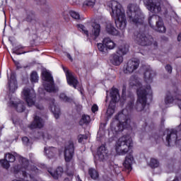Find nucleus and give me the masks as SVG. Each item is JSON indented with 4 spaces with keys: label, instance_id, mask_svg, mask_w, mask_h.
Returning <instances> with one entry per match:
<instances>
[{
    "label": "nucleus",
    "instance_id": "f257e3e1",
    "mask_svg": "<svg viewBox=\"0 0 181 181\" xmlns=\"http://www.w3.org/2000/svg\"><path fill=\"white\" fill-rule=\"evenodd\" d=\"M127 100H130V102L127 104L125 109L122 110L115 117V121L112 124V125H115V132H121L124 131L125 128H129L131 127V119L129 118V112L134 110V98H127Z\"/></svg>",
    "mask_w": 181,
    "mask_h": 181
},
{
    "label": "nucleus",
    "instance_id": "f03ea898",
    "mask_svg": "<svg viewBox=\"0 0 181 181\" xmlns=\"http://www.w3.org/2000/svg\"><path fill=\"white\" fill-rule=\"evenodd\" d=\"M107 7L111 11L110 15L112 18L115 19L117 28L120 30H124L127 28V18L121 4L118 1L113 0L107 2Z\"/></svg>",
    "mask_w": 181,
    "mask_h": 181
},
{
    "label": "nucleus",
    "instance_id": "7ed1b4c3",
    "mask_svg": "<svg viewBox=\"0 0 181 181\" xmlns=\"http://www.w3.org/2000/svg\"><path fill=\"white\" fill-rule=\"evenodd\" d=\"M129 84L132 86H135V87H137L138 98L134 108L136 111L141 112L145 108V105H146V95L152 93L151 86H148L146 88L142 87L139 81L134 76L130 78Z\"/></svg>",
    "mask_w": 181,
    "mask_h": 181
},
{
    "label": "nucleus",
    "instance_id": "20e7f679",
    "mask_svg": "<svg viewBox=\"0 0 181 181\" xmlns=\"http://www.w3.org/2000/svg\"><path fill=\"white\" fill-rule=\"evenodd\" d=\"M76 28L83 35L88 37H91L93 40H95V39L100 36V33H101V25L97 23L93 25L86 24V25L78 24L76 25Z\"/></svg>",
    "mask_w": 181,
    "mask_h": 181
},
{
    "label": "nucleus",
    "instance_id": "39448f33",
    "mask_svg": "<svg viewBox=\"0 0 181 181\" xmlns=\"http://www.w3.org/2000/svg\"><path fill=\"white\" fill-rule=\"evenodd\" d=\"M127 16L129 21L135 25H142L144 23V14L139 10V7L135 4H129L127 6Z\"/></svg>",
    "mask_w": 181,
    "mask_h": 181
},
{
    "label": "nucleus",
    "instance_id": "423d86ee",
    "mask_svg": "<svg viewBox=\"0 0 181 181\" xmlns=\"http://www.w3.org/2000/svg\"><path fill=\"white\" fill-rule=\"evenodd\" d=\"M132 146V139L123 136L119 138L115 145V151L117 155H127Z\"/></svg>",
    "mask_w": 181,
    "mask_h": 181
},
{
    "label": "nucleus",
    "instance_id": "0eeeda50",
    "mask_svg": "<svg viewBox=\"0 0 181 181\" xmlns=\"http://www.w3.org/2000/svg\"><path fill=\"white\" fill-rule=\"evenodd\" d=\"M134 39L136 43L140 46H153V49L158 47V42L153 40V37L149 35H146L145 33H135Z\"/></svg>",
    "mask_w": 181,
    "mask_h": 181
},
{
    "label": "nucleus",
    "instance_id": "6e6552de",
    "mask_svg": "<svg viewBox=\"0 0 181 181\" xmlns=\"http://www.w3.org/2000/svg\"><path fill=\"white\" fill-rule=\"evenodd\" d=\"M111 100L106 112L107 117H110L115 112V104L119 100V93L118 89L112 88L110 91Z\"/></svg>",
    "mask_w": 181,
    "mask_h": 181
},
{
    "label": "nucleus",
    "instance_id": "1a4fd4ad",
    "mask_svg": "<svg viewBox=\"0 0 181 181\" xmlns=\"http://www.w3.org/2000/svg\"><path fill=\"white\" fill-rule=\"evenodd\" d=\"M156 22V26L157 32H160V33H165L166 32V28L163 25V20L159 16H152L148 18V23L151 28H153V23Z\"/></svg>",
    "mask_w": 181,
    "mask_h": 181
},
{
    "label": "nucleus",
    "instance_id": "9d476101",
    "mask_svg": "<svg viewBox=\"0 0 181 181\" xmlns=\"http://www.w3.org/2000/svg\"><path fill=\"white\" fill-rule=\"evenodd\" d=\"M22 97L25 100L28 107H32V105H35V98H36V93H35V90L24 88L22 92Z\"/></svg>",
    "mask_w": 181,
    "mask_h": 181
},
{
    "label": "nucleus",
    "instance_id": "9b49d317",
    "mask_svg": "<svg viewBox=\"0 0 181 181\" xmlns=\"http://www.w3.org/2000/svg\"><path fill=\"white\" fill-rule=\"evenodd\" d=\"M42 80L49 83L47 86L44 83V87L46 91L48 93L54 92V81H53V76H52V74L49 72H42Z\"/></svg>",
    "mask_w": 181,
    "mask_h": 181
},
{
    "label": "nucleus",
    "instance_id": "f8f14e48",
    "mask_svg": "<svg viewBox=\"0 0 181 181\" xmlns=\"http://www.w3.org/2000/svg\"><path fill=\"white\" fill-rule=\"evenodd\" d=\"M144 5L152 13H159L162 11L160 4L153 2L152 0H144Z\"/></svg>",
    "mask_w": 181,
    "mask_h": 181
},
{
    "label": "nucleus",
    "instance_id": "ddd939ff",
    "mask_svg": "<svg viewBox=\"0 0 181 181\" xmlns=\"http://www.w3.org/2000/svg\"><path fill=\"white\" fill-rule=\"evenodd\" d=\"M139 67V60L138 59H132L128 61L127 67L124 70L125 74H131L134 73L136 69Z\"/></svg>",
    "mask_w": 181,
    "mask_h": 181
},
{
    "label": "nucleus",
    "instance_id": "4468645a",
    "mask_svg": "<svg viewBox=\"0 0 181 181\" xmlns=\"http://www.w3.org/2000/svg\"><path fill=\"white\" fill-rule=\"evenodd\" d=\"M133 151H131L125 157L124 161L123 163V166L124 168V170L129 173L131 170H132V165H134V156L132 155Z\"/></svg>",
    "mask_w": 181,
    "mask_h": 181
},
{
    "label": "nucleus",
    "instance_id": "2eb2a0df",
    "mask_svg": "<svg viewBox=\"0 0 181 181\" xmlns=\"http://www.w3.org/2000/svg\"><path fill=\"white\" fill-rule=\"evenodd\" d=\"M74 155V143L69 141L68 145L65 147L64 158L66 162H70Z\"/></svg>",
    "mask_w": 181,
    "mask_h": 181
},
{
    "label": "nucleus",
    "instance_id": "dca6fc26",
    "mask_svg": "<svg viewBox=\"0 0 181 181\" xmlns=\"http://www.w3.org/2000/svg\"><path fill=\"white\" fill-rule=\"evenodd\" d=\"M20 163L21 164L22 168L19 167H15L14 169L16 172L21 173L23 176L26 177V170H28V166H29V160L28 159L23 158V157H20L19 158Z\"/></svg>",
    "mask_w": 181,
    "mask_h": 181
},
{
    "label": "nucleus",
    "instance_id": "f3484780",
    "mask_svg": "<svg viewBox=\"0 0 181 181\" xmlns=\"http://www.w3.org/2000/svg\"><path fill=\"white\" fill-rule=\"evenodd\" d=\"M64 71L66 73V77L67 80V83L69 86H72L74 88H77V84H78V81L73 75V73L69 71L67 69L64 68Z\"/></svg>",
    "mask_w": 181,
    "mask_h": 181
},
{
    "label": "nucleus",
    "instance_id": "a211bd4d",
    "mask_svg": "<svg viewBox=\"0 0 181 181\" xmlns=\"http://www.w3.org/2000/svg\"><path fill=\"white\" fill-rule=\"evenodd\" d=\"M110 62L113 66H119L124 62V57L121 54H117V52L110 57Z\"/></svg>",
    "mask_w": 181,
    "mask_h": 181
},
{
    "label": "nucleus",
    "instance_id": "6ab92c4d",
    "mask_svg": "<svg viewBox=\"0 0 181 181\" xmlns=\"http://www.w3.org/2000/svg\"><path fill=\"white\" fill-rule=\"evenodd\" d=\"M45 122L43 119L38 116H35L33 122L29 125V128H30V129H35V128H43Z\"/></svg>",
    "mask_w": 181,
    "mask_h": 181
},
{
    "label": "nucleus",
    "instance_id": "aec40b11",
    "mask_svg": "<svg viewBox=\"0 0 181 181\" xmlns=\"http://www.w3.org/2000/svg\"><path fill=\"white\" fill-rule=\"evenodd\" d=\"M97 153L100 160H104L107 156V148L104 145H102L98 148Z\"/></svg>",
    "mask_w": 181,
    "mask_h": 181
},
{
    "label": "nucleus",
    "instance_id": "412c9836",
    "mask_svg": "<svg viewBox=\"0 0 181 181\" xmlns=\"http://www.w3.org/2000/svg\"><path fill=\"white\" fill-rule=\"evenodd\" d=\"M8 87L11 93H15L18 90V82L15 79V76H11L10 81H8Z\"/></svg>",
    "mask_w": 181,
    "mask_h": 181
},
{
    "label": "nucleus",
    "instance_id": "4be33fe9",
    "mask_svg": "<svg viewBox=\"0 0 181 181\" xmlns=\"http://www.w3.org/2000/svg\"><path fill=\"white\" fill-rule=\"evenodd\" d=\"M103 45L106 47V49L107 50H112L113 49H115V42L111 40L110 37H105L103 40Z\"/></svg>",
    "mask_w": 181,
    "mask_h": 181
},
{
    "label": "nucleus",
    "instance_id": "5701e85b",
    "mask_svg": "<svg viewBox=\"0 0 181 181\" xmlns=\"http://www.w3.org/2000/svg\"><path fill=\"white\" fill-rule=\"evenodd\" d=\"M10 104L11 107L16 108L18 112H23L25 111V105H23V103L18 101V102H13L11 101Z\"/></svg>",
    "mask_w": 181,
    "mask_h": 181
},
{
    "label": "nucleus",
    "instance_id": "b1692460",
    "mask_svg": "<svg viewBox=\"0 0 181 181\" xmlns=\"http://www.w3.org/2000/svg\"><path fill=\"white\" fill-rule=\"evenodd\" d=\"M50 110H51L52 114H54L56 119H59V117H60V108H59V107H57L54 105V100H52V102H51Z\"/></svg>",
    "mask_w": 181,
    "mask_h": 181
},
{
    "label": "nucleus",
    "instance_id": "393cba45",
    "mask_svg": "<svg viewBox=\"0 0 181 181\" xmlns=\"http://www.w3.org/2000/svg\"><path fill=\"white\" fill-rule=\"evenodd\" d=\"M154 74H155L153 73V71L151 69L147 70L144 73V81H146V83H147V84H151V83H152V78H153Z\"/></svg>",
    "mask_w": 181,
    "mask_h": 181
},
{
    "label": "nucleus",
    "instance_id": "a878e982",
    "mask_svg": "<svg viewBox=\"0 0 181 181\" xmlns=\"http://www.w3.org/2000/svg\"><path fill=\"white\" fill-rule=\"evenodd\" d=\"M129 49V46H128V45L124 44L123 45H120L118 47L116 52L117 54H127V53H128Z\"/></svg>",
    "mask_w": 181,
    "mask_h": 181
},
{
    "label": "nucleus",
    "instance_id": "bb28decb",
    "mask_svg": "<svg viewBox=\"0 0 181 181\" xmlns=\"http://www.w3.org/2000/svg\"><path fill=\"white\" fill-rule=\"evenodd\" d=\"M106 32L109 33V35H113L114 36H117L118 35V30L115 29L114 25L109 23L106 26Z\"/></svg>",
    "mask_w": 181,
    "mask_h": 181
},
{
    "label": "nucleus",
    "instance_id": "cd10ccee",
    "mask_svg": "<svg viewBox=\"0 0 181 181\" xmlns=\"http://www.w3.org/2000/svg\"><path fill=\"white\" fill-rule=\"evenodd\" d=\"M48 172L50 173V175H52V177H54V179H57L58 177H60V176H62V173H63V168L59 167L54 173L53 171H51L49 170H48Z\"/></svg>",
    "mask_w": 181,
    "mask_h": 181
},
{
    "label": "nucleus",
    "instance_id": "c85d7f7f",
    "mask_svg": "<svg viewBox=\"0 0 181 181\" xmlns=\"http://www.w3.org/2000/svg\"><path fill=\"white\" fill-rule=\"evenodd\" d=\"M57 151V150L54 148V147H50L48 149L45 148V152L48 158H53Z\"/></svg>",
    "mask_w": 181,
    "mask_h": 181
},
{
    "label": "nucleus",
    "instance_id": "c756f323",
    "mask_svg": "<svg viewBox=\"0 0 181 181\" xmlns=\"http://www.w3.org/2000/svg\"><path fill=\"white\" fill-rule=\"evenodd\" d=\"M88 173L92 179H98V171L94 168H90Z\"/></svg>",
    "mask_w": 181,
    "mask_h": 181
},
{
    "label": "nucleus",
    "instance_id": "7c9ffc66",
    "mask_svg": "<svg viewBox=\"0 0 181 181\" xmlns=\"http://www.w3.org/2000/svg\"><path fill=\"white\" fill-rule=\"evenodd\" d=\"M25 21L32 23V22H35V21H36V16H35V13H28Z\"/></svg>",
    "mask_w": 181,
    "mask_h": 181
},
{
    "label": "nucleus",
    "instance_id": "2f4dec72",
    "mask_svg": "<svg viewBox=\"0 0 181 181\" xmlns=\"http://www.w3.org/2000/svg\"><path fill=\"white\" fill-rule=\"evenodd\" d=\"M90 123V116L83 115L79 121L80 125H84V124H89Z\"/></svg>",
    "mask_w": 181,
    "mask_h": 181
},
{
    "label": "nucleus",
    "instance_id": "473e14b6",
    "mask_svg": "<svg viewBox=\"0 0 181 181\" xmlns=\"http://www.w3.org/2000/svg\"><path fill=\"white\" fill-rule=\"evenodd\" d=\"M5 159H6V160H7L8 162L12 163V162H15L16 157L15 156V155L11 153H8L6 154Z\"/></svg>",
    "mask_w": 181,
    "mask_h": 181
},
{
    "label": "nucleus",
    "instance_id": "72a5a7b5",
    "mask_svg": "<svg viewBox=\"0 0 181 181\" xmlns=\"http://www.w3.org/2000/svg\"><path fill=\"white\" fill-rule=\"evenodd\" d=\"M149 165L151 168H158L159 161L156 158H151Z\"/></svg>",
    "mask_w": 181,
    "mask_h": 181
},
{
    "label": "nucleus",
    "instance_id": "f704fd0d",
    "mask_svg": "<svg viewBox=\"0 0 181 181\" xmlns=\"http://www.w3.org/2000/svg\"><path fill=\"white\" fill-rule=\"evenodd\" d=\"M30 81L32 83H37V81H39V76H37V73L36 71H33L31 74Z\"/></svg>",
    "mask_w": 181,
    "mask_h": 181
},
{
    "label": "nucleus",
    "instance_id": "c9c22d12",
    "mask_svg": "<svg viewBox=\"0 0 181 181\" xmlns=\"http://www.w3.org/2000/svg\"><path fill=\"white\" fill-rule=\"evenodd\" d=\"M0 165L4 169H9V167L11 166L9 165V161H7V160L6 158H5V160H0Z\"/></svg>",
    "mask_w": 181,
    "mask_h": 181
},
{
    "label": "nucleus",
    "instance_id": "e433bc0d",
    "mask_svg": "<svg viewBox=\"0 0 181 181\" xmlns=\"http://www.w3.org/2000/svg\"><path fill=\"white\" fill-rule=\"evenodd\" d=\"M59 98L62 100V101H64L65 103H71L72 101L71 98L67 97L64 93H61L59 95Z\"/></svg>",
    "mask_w": 181,
    "mask_h": 181
},
{
    "label": "nucleus",
    "instance_id": "4c0bfd02",
    "mask_svg": "<svg viewBox=\"0 0 181 181\" xmlns=\"http://www.w3.org/2000/svg\"><path fill=\"white\" fill-rule=\"evenodd\" d=\"M98 49L100 52H107L108 49L104 45V42L98 44Z\"/></svg>",
    "mask_w": 181,
    "mask_h": 181
},
{
    "label": "nucleus",
    "instance_id": "58836bf2",
    "mask_svg": "<svg viewBox=\"0 0 181 181\" xmlns=\"http://www.w3.org/2000/svg\"><path fill=\"white\" fill-rule=\"evenodd\" d=\"M84 4L86 6H90L93 8V6L95 5V0H86Z\"/></svg>",
    "mask_w": 181,
    "mask_h": 181
},
{
    "label": "nucleus",
    "instance_id": "ea45409f",
    "mask_svg": "<svg viewBox=\"0 0 181 181\" xmlns=\"http://www.w3.org/2000/svg\"><path fill=\"white\" fill-rule=\"evenodd\" d=\"M70 15L73 19H80V14L76 11H70Z\"/></svg>",
    "mask_w": 181,
    "mask_h": 181
},
{
    "label": "nucleus",
    "instance_id": "a19ab883",
    "mask_svg": "<svg viewBox=\"0 0 181 181\" xmlns=\"http://www.w3.org/2000/svg\"><path fill=\"white\" fill-rule=\"evenodd\" d=\"M87 136L86 135H83V134H79L78 136V141L79 143H81L84 141V139H87Z\"/></svg>",
    "mask_w": 181,
    "mask_h": 181
},
{
    "label": "nucleus",
    "instance_id": "79ce46f5",
    "mask_svg": "<svg viewBox=\"0 0 181 181\" xmlns=\"http://www.w3.org/2000/svg\"><path fill=\"white\" fill-rule=\"evenodd\" d=\"M19 49H21V47H16L13 51V53H15L16 54H23L26 52H19Z\"/></svg>",
    "mask_w": 181,
    "mask_h": 181
},
{
    "label": "nucleus",
    "instance_id": "37998d69",
    "mask_svg": "<svg viewBox=\"0 0 181 181\" xmlns=\"http://www.w3.org/2000/svg\"><path fill=\"white\" fill-rule=\"evenodd\" d=\"M44 138L47 139H52V138H53L54 139H56V135L45 134Z\"/></svg>",
    "mask_w": 181,
    "mask_h": 181
},
{
    "label": "nucleus",
    "instance_id": "c03bdc74",
    "mask_svg": "<svg viewBox=\"0 0 181 181\" xmlns=\"http://www.w3.org/2000/svg\"><path fill=\"white\" fill-rule=\"evenodd\" d=\"M165 70L168 71V73H169V74H172V66L168 64L165 66Z\"/></svg>",
    "mask_w": 181,
    "mask_h": 181
},
{
    "label": "nucleus",
    "instance_id": "a18cd8bd",
    "mask_svg": "<svg viewBox=\"0 0 181 181\" xmlns=\"http://www.w3.org/2000/svg\"><path fill=\"white\" fill-rule=\"evenodd\" d=\"M92 112H97V111H98V105L94 104L93 106H92Z\"/></svg>",
    "mask_w": 181,
    "mask_h": 181
},
{
    "label": "nucleus",
    "instance_id": "49530a36",
    "mask_svg": "<svg viewBox=\"0 0 181 181\" xmlns=\"http://www.w3.org/2000/svg\"><path fill=\"white\" fill-rule=\"evenodd\" d=\"M22 141L25 145H28L29 144V139L26 136L22 138Z\"/></svg>",
    "mask_w": 181,
    "mask_h": 181
},
{
    "label": "nucleus",
    "instance_id": "de8ad7c7",
    "mask_svg": "<svg viewBox=\"0 0 181 181\" xmlns=\"http://www.w3.org/2000/svg\"><path fill=\"white\" fill-rule=\"evenodd\" d=\"M41 5H45L46 4V0H38Z\"/></svg>",
    "mask_w": 181,
    "mask_h": 181
},
{
    "label": "nucleus",
    "instance_id": "09e8293b",
    "mask_svg": "<svg viewBox=\"0 0 181 181\" xmlns=\"http://www.w3.org/2000/svg\"><path fill=\"white\" fill-rule=\"evenodd\" d=\"M36 107L38 108V110H43V106L42 105H36Z\"/></svg>",
    "mask_w": 181,
    "mask_h": 181
},
{
    "label": "nucleus",
    "instance_id": "8fccbe9b",
    "mask_svg": "<svg viewBox=\"0 0 181 181\" xmlns=\"http://www.w3.org/2000/svg\"><path fill=\"white\" fill-rule=\"evenodd\" d=\"M67 57L69 59V60H71V62H73V59L71 58L70 54H67Z\"/></svg>",
    "mask_w": 181,
    "mask_h": 181
},
{
    "label": "nucleus",
    "instance_id": "3c124183",
    "mask_svg": "<svg viewBox=\"0 0 181 181\" xmlns=\"http://www.w3.org/2000/svg\"><path fill=\"white\" fill-rule=\"evenodd\" d=\"M177 40H178V42H180V40H181V35H178Z\"/></svg>",
    "mask_w": 181,
    "mask_h": 181
},
{
    "label": "nucleus",
    "instance_id": "603ef678",
    "mask_svg": "<svg viewBox=\"0 0 181 181\" xmlns=\"http://www.w3.org/2000/svg\"><path fill=\"white\" fill-rule=\"evenodd\" d=\"M173 181H179V179L175 178V179L173 180Z\"/></svg>",
    "mask_w": 181,
    "mask_h": 181
},
{
    "label": "nucleus",
    "instance_id": "864d4df0",
    "mask_svg": "<svg viewBox=\"0 0 181 181\" xmlns=\"http://www.w3.org/2000/svg\"><path fill=\"white\" fill-rule=\"evenodd\" d=\"M122 98H124V93H122Z\"/></svg>",
    "mask_w": 181,
    "mask_h": 181
},
{
    "label": "nucleus",
    "instance_id": "5fc2aeb1",
    "mask_svg": "<svg viewBox=\"0 0 181 181\" xmlns=\"http://www.w3.org/2000/svg\"><path fill=\"white\" fill-rule=\"evenodd\" d=\"M108 100V98L106 96V101H107Z\"/></svg>",
    "mask_w": 181,
    "mask_h": 181
}]
</instances>
